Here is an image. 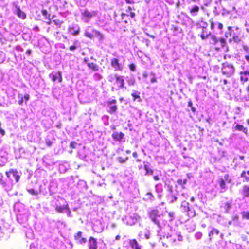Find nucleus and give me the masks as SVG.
<instances>
[{"label":"nucleus","instance_id":"1","mask_svg":"<svg viewBox=\"0 0 249 249\" xmlns=\"http://www.w3.org/2000/svg\"><path fill=\"white\" fill-rule=\"evenodd\" d=\"M210 44L214 46V48L217 50H219L223 48L226 44V39L224 38L218 39L215 35H211V38L209 41Z\"/></svg>","mask_w":249,"mask_h":249},{"label":"nucleus","instance_id":"2","mask_svg":"<svg viewBox=\"0 0 249 249\" xmlns=\"http://www.w3.org/2000/svg\"><path fill=\"white\" fill-rule=\"evenodd\" d=\"M114 79H115V81L114 82V85L115 86L116 89L126 88L124 76L115 74L114 77L113 76H110L108 81L110 82H113Z\"/></svg>","mask_w":249,"mask_h":249},{"label":"nucleus","instance_id":"3","mask_svg":"<svg viewBox=\"0 0 249 249\" xmlns=\"http://www.w3.org/2000/svg\"><path fill=\"white\" fill-rule=\"evenodd\" d=\"M97 12L96 11H89L88 9L83 10L81 13V18L86 22H88L94 17L96 16Z\"/></svg>","mask_w":249,"mask_h":249},{"label":"nucleus","instance_id":"4","mask_svg":"<svg viewBox=\"0 0 249 249\" xmlns=\"http://www.w3.org/2000/svg\"><path fill=\"white\" fill-rule=\"evenodd\" d=\"M116 103L117 101L115 99L108 100L106 102L107 105L109 108V110H107L109 113L113 114L116 112L118 109Z\"/></svg>","mask_w":249,"mask_h":249},{"label":"nucleus","instance_id":"5","mask_svg":"<svg viewBox=\"0 0 249 249\" xmlns=\"http://www.w3.org/2000/svg\"><path fill=\"white\" fill-rule=\"evenodd\" d=\"M110 65L114 69L115 71H122L123 70V66L117 58H113L111 60Z\"/></svg>","mask_w":249,"mask_h":249},{"label":"nucleus","instance_id":"6","mask_svg":"<svg viewBox=\"0 0 249 249\" xmlns=\"http://www.w3.org/2000/svg\"><path fill=\"white\" fill-rule=\"evenodd\" d=\"M158 213L159 212L157 210H152L149 212L148 215L152 221L157 225L159 226L160 224V222L157 219L158 217L160 216V215H159Z\"/></svg>","mask_w":249,"mask_h":249},{"label":"nucleus","instance_id":"7","mask_svg":"<svg viewBox=\"0 0 249 249\" xmlns=\"http://www.w3.org/2000/svg\"><path fill=\"white\" fill-rule=\"evenodd\" d=\"M222 73L227 77L231 76L234 72V68L231 65H227L222 69Z\"/></svg>","mask_w":249,"mask_h":249},{"label":"nucleus","instance_id":"8","mask_svg":"<svg viewBox=\"0 0 249 249\" xmlns=\"http://www.w3.org/2000/svg\"><path fill=\"white\" fill-rule=\"evenodd\" d=\"M220 233V231L217 229L212 228L208 233V237L210 241L215 239Z\"/></svg>","mask_w":249,"mask_h":249},{"label":"nucleus","instance_id":"9","mask_svg":"<svg viewBox=\"0 0 249 249\" xmlns=\"http://www.w3.org/2000/svg\"><path fill=\"white\" fill-rule=\"evenodd\" d=\"M200 28H201L202 30L201 33L200 35V36L201 38V39L204 40L208 38V37L210 36L211 35V32L208 30V29L206 26H203L200 27Z\"/></svg>","mask_w":249,"mask_h":249},{"label":"nucleus","instance_id":"10","mask_svg":"<svg viewBox=\"0 0 249 249\" xmlns=\"http://www.w3.org/2000/svg\"><path fill=\"white\" fill-rule=\"evenodd\" d=\"M18 172L17 170L10 169L9 171H6L5 174L8 178H10V174H12L15 178V181L18 182L20 179V176L18 175Z\"/></svg>","mask_w":249,"mask_h":249},{"label":"nucleus","instance_id":"11","mask_svg":"<svg viewBox=\"0 0 249 249\" xmlns=\"http://www.w3.org/2000/svg\"><path fill=\"white\" fill-rule=\"evenodd\" d=\"M112 139L115 141L121 142L123 138L124 137V133L120 132H118L117 131H114L112 133L111 135Z\"/></svg>","mask_w":249,"mask_h":249},{"label":"nucleus","instance_id":"12","mask_svg":"<svg viewBox=\"0 0 249 249\" xmlns=\"http://www.w3.org/2000/svg\"><path fill=\"white\" fill-rule=\"evenodd\" d=\"M74 238L77 243L79 244H85L87 242L86 238L82 237L81 231H78L76 234L74 235Z\"/></svg>","mask_w":249,"mask_h":249},{"label":"nucleus","instance_id":"13","mask_svg":"<svg viewBox=\"0 0 249 249\" xmlns=\"http://www.w3.org/2000/svg\"><path fill=\"white\" fill-rule=\"evenodd\" d=\"M55 210L59 213H62L64 210H66L67 212L68 216H71V212L68 205L63 206H56L55 207Z\"/></svg>","mask_w":249,"mask_h":249},{"label":"nucleus","instance_id":"14","mask_svg":"<svg viewBox=\"0 0 249 249\" xmlns=\"http://www.w3.org/2000/svg\"><path fill=\"white\" fill-rule=\"evenodd\" d=\"M240 80L242 82H247L249 80V71H244L239 72Z\"/></svg>","mask_w":249,"mask_h":249},{"label":"nucleus","instance_id":"15","mask_svg":"<svg viewBox=\"0 0 249 249\" xmlns=\"http://www.w3.org/2000/svg\"><path fill=\"white\" fill-rule=\"evenodd\" d=\"M88 247L89 249H97V240L93 237H90L89 239Z\"/></svg>","mask_w":249,"mask_h":249},{"label":"nucleus","instance_id":"16","mask_svg":"<svg viewBox=\"0 0 249 249\" xmlns=\"http://www.w3.org/2000/svg\"><path fill=\"white\" fill-rule=\"evenodd\" d=\"M49 77H51V80L53 82L55 81L56 80H58L60 83L62 82V77L61 71H58L54 74L53 73L49 75Z\"/></svg>","mask_w":249,"mask_h":249},{"label":"nucleus","instance_id":"17","mask_svg":"<svg viewBox=\"0 0 249 249\" xmlns=\"http://www.w3.org/2000/svg\"><path fill=\"white\" fill-rule=\"evenodd\" d=\"M234 130L242 131L246 135L249 134L248 129L246 127H244L243 125L237 124L234 127Z\"/></svg>","mask_w":249,"mask_h":249},{"label":"nucleus","instance_id":"18","mask_svg":"<svg viewBox=\"0 0 249 249\" xmlns=\"http://www.w3.org/2000/svg\"><path fill=\"white\" fill-rule=\"evenodd\" d=\"M241 192L244 197H249V185L247 184L243 185Z\"/></svg>","mask_w":249,"mask_h":249},{"label":"nucleus","instance_id":"19","mask_svg":"<svg viewBox=\"0 0 249 249\" xmlns=\"http://www.w3.org/2000/svg\"><path fill=\"white\" fill-rule=\"evenodd\" d=\"M187 204V206L184 207V211L186 212L187 215H188V217L189 218H192L194 217L196 215V212L194 210L190 209Z\"/></svg>","mask_w":249,"mask_h":249},{"label":"nucleus","instance_id":"20","mask_svg":"<svg viewBox=\"0 0 249 249\" xmlns=\"http://www.w3.org/2000/svg\"><path fill=\"white\" fill-rule=\"evenodd\" d=\"M240 177L243 178V182H249V170H244L240 174Z\"/></svg>","mask_w":249,"mask_h":249},{"label":"nucleus","instance_id":"21","mask_svg":"<svg viewBox=\"0 0 249 249\" xmlns=\"http://www.w3.org/2000/svg\"><path fill=\"white\" fill-rule=\"evenodd\" d=\"M16 9L17 15H18V16L19 18L23 19H24L26 17L25 13L24 12H23L19 7H16Z\"/></svg>","mask_w":249,"mask_h":249},{"label":"nucleus","instance_id":"22","mask_svg":"<svg viewBox=\"0 0 249 249\" xmlns=\"http://www.w3.org/2000/svg\"><path fill=\"white\" fill-rule=\"evenodd\" d=\"M20 96H21L20 99L19 100V101H18V104L19 105H22L24 100L25 102H27V101H28L29 100L30 96L28 94H25L23 97L20 94L18 95L19 97H20Z\"/></svg>","mask_w":249,"mask_h":249},{"label":"nucleus","instance_id":"23","mask_svg":"<svg viewBox=\"0 0 249 249\" xmlns=\"http://www.w3.org/2000/svg\"><path fill=\"white\" fill-rule=\"evenodd\" d=\"M87 66L89 69L93 71H97L99 70V66L93 62H89L87 63Z\"/></svg>","mask_w":249,"mask_h":249},{"label":"nucleus","instance_id":"24","mask_svg":"<svg viewBox=\"0 0 249 249\" xmlns=\"http://www.w3.org/2000/svg\"><path fill=\"white\" fill-rule=\"evenodd\" d=\"M242 48L244 51L247 53L245 56V58L249 63V45H244Z\"/></svg>","mask_w":249,"mask_h":249},{"label":"nucleus","instance_id":"25","mask_svg":"<svg viewBox=\"0 0 249 249\" xmlns=\"http://www.w3.org/2000/svg\"><path fill=\"white\" fill-rule=\"evenodd\" d=\"M130 244L132 248L135 249H141V247L139 246L137 240L135 239L130 241Z\"/></svg>","mask_w":249,"mask_h":249},{"label":"nucleus","instance_id":"26","mask_svg":"<svg viewBox=\"0 0 249 249\" xmlns=\"http://www.w3.org/2000/svg\"><path fill=\"white\" fill-rule=\"evenodd\" d=\"M199 10V7L197 5H194L190 9L189 11L191 14H194L195 13L198 12Z\"/></svg>","mask_w":249,"mask_h":249},{"label":"nucleus","instance_id":"27","mask_svg":"<svg viewBox=\"0 0 249 249\" xmlns=\"http://www.w3.org/2000/svg\"><path fill=\"white\" fill-rule=\"evenodd\" d=\"M128 160V157L127 156H126L124 158L120 156L117 158V160L118 162L122 164L125 163L126 161Z\"/></svg>","mask_w":249,"mask_h":249},{"label":"nucleus","instance_id":"28","mask_svg":"<svg viewBox=\"0 0 249 249\" xmlns=\"http://www.w3.org/2000/svg\"><path fill=\"white\" fill-rule=\"evenodd\" d=\"M132 9L130 6H128L127 9L126 10V12L127 13L129 12V14L127 13L129 15L128 16H130L131 18H133L135 17V13L134 12L131 11Z\"/></svg>","mask_w":249,"mask_h":249},{"label":"nucleus","instance_id":"29","mask_svg":"<svg viewBox=\"0 0 249 249\" xmlns=\"http://www.w3.org/2000/svg\"><path fill=\"white\" fill-rule=\"evenodd\" d=\"M222 207L225 211L227 212L231 207V203L228 201L226 202L223 204Z\"/></svg>","mask_w":249,"mask_h":249},{"label":"nucleus","instance_id":"30","mask_svg":"<svg viewBox=\"0 0 249 249\" xmlns=\"http://www.w3.org/2000/svg\"><path fill=\"white\" fill-rule=\"evenodd\" d=\"M41 13L43 16H44L46 19L50 20V14L48 13V11L46 9H42L41 10Z\"/></svg>","mask_w":249,"mask_h":249},{"label":"nucleus","instance_id":"31","mask_svg":"<svg viewBox=\"0 0 249 249\" xmlns=\"http://www.w3.org/2000/svg\"><path fill=\"white\" fill-rule=\"evenodd\" d=\"M187 179H185L184 180H182L181 179H179L177 180V183H178V184L181 185L182 188L183 189L185 188V187L183 186V185L186 184L187 183Z\"/></svg>","mask_w":249,"mask_h":249},{"label":"nucleus","instance_id":"32","mask_svg":"<svg viewBox=\"0 0 249 249\" xmlns=\"http://www.w3.org/2000/svg\"><path fill=\"white\" fill-rule=\"evenodd\" d=\"M131 96L133 97V101H136L137 99H138L139 101H141L140 93H139V92L132 93L131 94Z\"/></svg>","mask_w":249,"mask_h":249},{"label":"nucleus","instance_id":"33","mask_svg":"<svg viewBox=\"0 0 249 249\" xmlns=\"http://www.w3.org/2000/svg\"><path fill=\"white\" fill-rule=\"evenodd\" d=\"M144 169L146 171L145 175H152L153 171L147 165H144Z\"/></svg>","mask_w":249,"mask_h":249},{"label":"nucleus","instance_id":"34","mask_svg":"<svg viewBox=\"0 0 249 249\" xmlns=\"http://www.w3.org/2000/svg\"><path fill=\"white\" fill-rule=\"evenodd\" d=\"M219 184L220 187L222 189H225L226 183H225L224 179L223 178H220V180L219 181Z\"/></svg>","mask_w":249,"mask_h":249},{"label":"nucleus","instance_id":"35","mask_svg":"<svg viewBox=\"0 0 249 249\" xmlns=\"http://www.w3.org/2000/svg\"><path fill=\"white\" fill-rule=\"evenodd\" d=\"M188 106L189 107H191V111L195 113V112H196V108L194 107H193V102H192L191 100H190L188 102Z\"/></svg>","mask_w":249,"mask_h":249},{"label":"nucleus","instance_id":"36","mask_svg":"<svg viewBox=\"0 0 249 249\" xmlns=\"http://www.w3.org/2000/svg\"><path fill=\"white\" fill-rule=\"evenodd\" d=\"M70 31H71V30H73V32L71 33V35H72L73 36H77L79 34V31H80V29L78 28L77 30H74V27H71V28H70Z\"/></svg>","mask_w":249,"mask_h":249},{"label":"nucleus","instance_id":"37","mask_svg":"<svg viewBox=\"0 0 249 249\" xmlns=\"http://www.w3.org/2000/svg\"><path fill=\"white\" fill-rule=\"evenodd\" d=\"M242 217L247 220H249V211L242 213Z\"/></svg>","mask_w":249,"mask_h":249},{"label":"nucleus","instance_id":"38","mask_svg":"<svg viewBox=\"0 0 249 249\" xmlns=\"http://www.w3.org/2000/svg\"><path fill=\"white\" fill-rule=\"evenodd\" d=\"M232 40L236 43H239L241 41V38L237 35L233 36L232 37Z\"/></svg>","mask_w":249,"mask_h":249},{"label":"nucleus","instance_id":"39","mask_svg":"<svg viewBox=\"0 0 249 249\" xmlns=\"http://www.w3.org/2000/svg\"><path fill=\"white\" fill-rule=\"evenodd\" d=\"M132 156L134 158H136V161L137 162H140L141 161V160L140 159L138 158V155L137 152L135 151L132 153Z\"/></svg>","mask_w":249,"mask_h":249},{"label":"nucleus","instance_id":"40","mask_svg":"<svg viewBox=\"0 0 249 249\" xmlns=\"http://www.w3.org/2000/svg\"><path fill=\"white\" fill-rule=\"evenodd\" d=\"M128 67L131 71H136V66L134 63H131L128 65Z\"/></svg>","mask_w":249,"mask_h":249},{"label":"nucleus","instance_id":"41","mask_svg":"<svg viewBox=\"0 0 249 249\" xmlns=\"http://www.w3.org/2000/svg\"><path fill=\"white\" fill-rule=\"evenodd\" d=\"M147 199L150 200H153L154 196L151 192H148L146 193Z\"/></svg>","mask_w":249,"mask_h":249},{"label":"nucleus","instance_id":"42","mask_svg":"<svg viewBox=\"0 0 249 249\" xmlns=\"http://www.w3.org/2000/svg\"><path fill=\"white\" fill-rule=\"evenodd\" d=\"M28 192L33 195H38V192L36 191H35L34 189H30L28 190Z\"/></svg>","mask_w":249,"mask_h":249},{"label":"nucleus","instance_id":"43","mask_svg":"<svg viewBox=\"0 0 249 249\" xmlns=\"http://www.w3.org/2000/svg\"><path fill=\"white\" fill-rule=\"evenodd\" d=\"M77 142L75 141H72L71 142L70 144V146L71 148L73 149H75L77 146Z\"/></svg>","mask_w":249,"mask_h":249},{"label":"nucleus","instance_id":"44","mask_svg":"<svg viewBox=\"0 0 249 249\" xmlns=\"http://www.w3.org/2000/svg\"><path fill=\"white\" fill-rule=\"evenodd\" d=\"M53 22L56 25L58 26V27H60L61 24L63 23V21H60L59 20H54Z\"/></svg>","mask_w":249,"mask_h":249},{"label":"nucleus","instance_id":"45","mask_svg":"<svg viewBox=\"0 0 249 249\" xmlns=\"http://www.w3.org/2000/svg\"><path fill=\"white\" fill-rule=\"evenodd\" d=\"M85 36L90 39H92L94 37L93 35L89 32L85 33Z\"/></svg>","mask_w":249,"mask_h":249},{"label":"nucleus","instance_id":"46","mask_svg":"<svg viewBox=\"0 0 249 249\" xmlns=\"http://www.w3.org/2000/svg\"><path fill=\"white\" fill-rule=\"evenodd\" d=\"M224 180L228 181L229 182L231 181V179L230 178L229 175L228 174H225L224 176Z\"/></svg>","mask_w":249,"mask_h":249},{"label":"nucleus","instance_id":"47","mask_svg":"<svg viewBox=\"0 0 249 249\" xmlns=\"http://www.w3.org/2000/svg\"><path fill=\"white\" fill-rule=\"evenodd\" d=\"M0 184L2 185L3 186H5L6 185V182L3 179V177L0 178Z\"/></svg>","mask_w":249,"mask_h":249},{"label":"nucleus","instance_id":"48","mask_svg":"<svg viewBox=\"0 0 249 249\" xmlns=\"http://www.w3.org/2000/svg\"><path fill=\"white\" fill-rule=\"evenodd\" d=\"M1 124L0 122V133L2 136H3L5 134V132L4 130H3V129L1 128Z\"/></svg>","mask_w":249,"mask_h":249},{"label":"nucleus","instance_id":"49","mask_svg":"<svg viewBox=\"0 0 249 249\" xmlns=\"http://www.w3.org/2000/svg\"><path fill=\"white\" fill-rule=\"evenodd\" d=\"M195 236L197 239H200L202 236V233L198 232L196 233Z\"/></svg>","mask_w":249,"mask_h":249},{"label":"nucleus","instance_id":"50","mask_svg":"<svg viewBox=\"0 0 249 249\" xmlns=\"http://www.w3.org/2000/svg\"><path fill=\"white\" fill-rule=\"evenodd\" d=\"M52 142L49 140H45V143L48 146H51L52 144Z\"/></svg>","mask_w":249,"mask_h":249},{"label":"nucleus","instance_id":"51","mask_svg":"<svg viewBox=\"0 0 249 249\" xmlns=\"http://www.w3.org/2000/svg\"><path fill=\"white\" fill-rule=\"evenodd\" d=\"M76 48H77V46L75 45H73L70 46L69 47V50L70 51H73V50H75Z\"/></svg>","mask_w":249,"mask_h":249},{"label":"nucleus","instance_id":"52","mask_svg":"<svg viewBox=\"0 0 249 249\" xmlns=\"http://www.w3.org/2000/svg\"><path fill=\"white\" fill-rule=\"evenodd\" d=\"M134 83H135V80L133 79H131L129 82H128V84L130 86H133L134 85Z\"/></svg>","mask_w":249,"mask_h":249},{"label":"nucleus","instance_id":"53","mask_svg":"<svg viewBox=\"0 0 249 249\" xmlns=\"http://www.w3.org/2000/svg\"><path fill=\"white\" fill-rule=\"evenodd\" d=\"M95 32H96V34L98 35L100 37L101 39H102L103 38L104 36L102 33H101L99 31H96Z\"/></svg>","mask_w":249,"mask_h":249},{"label":"nucleus","instance_id":"54","mask_svg":"<svg viewBox=\"0 0 249 249\" xmlns=\"http://www.w3.org/2000/svg\"><path fill=\"white\" fill-rule=\"evenodd\" d=\"M238 216L237 215H234L232 217V219L233 221H237L238 219Z\"/></svg>","mask_w":249,"mask_h":249},{"label":"nucleus","instance_id":"55","mask_svg":"<svg viewBox=\"0 0 249 249\" xmlns=\"http://www.w3.org/2000/svg\"><path fill=\"white\" fill-rule=\"evenodd\" d=\"M121 16L122 18L123 19L125 16H128L129 15L128 14H126L124 13H122L121 14Z\"/></svg>","mask_w":249,"mask_h":249},{"label":"nucleus","instance_id":"56","mask_svg":"<svg viewBox=\"0 0 249 249\" xmlns=\"http://www.w3.org/2000/svg\"><path fill=\"white\" fill-rule=\"evenodd\" d=\"M125 0L127 4H132V3H134V2L133 0Z\"/></svg>","mask_w":249,"mask_h":249},{"label":"nucleus","instance_id":"57","mask_svg":"<svg viewBox=\"0 0 249 249\" xmlns=\"http://www.w3.org/2000/svg\"><path fill=\"white\" fill-rule=\"evenodd\" d=\"M218 27L220 30L222 29L223 27L222 23H219L218 24Z\"/></svg>","mask_w":249,"mask_h":249},{"label":"nucleus","instance_id":"58","mask_svg":"<svg viewBox=\"0 0 249 249\" xmlns=\"http://www.w3.org/2000/svg\"><path fill=\"white\" fill-rule=\"evenodd\" d=\"M157 81V79L155 77H152L151 79V83H155Z\"/></svg>","mask_w":249,"mask_h":249},{"label":"nucleus","instance_id":"59","mask_svg":"<svg viewBox=\"0 0 249 249\" xmlns=\"http://www.w3.org/2000/svg\"><path fill=\"white\" fill-rule=\"evenodd\" d=\"M210 27L212 30L213 29L214 27V24L213 22H211Z\"/></svg>","mask_w":249,"mask_h":249},{"label":"nucleus","instance_id":"60","mask_svg":"<svg viewBox=\"0 0 249 249\" xmlns=\"http://www.w3.org/2000/svg\"><path fill=\"white\" fill-rule=\"evenodd\" d=\"M26 54L30 55L31 53V50L28 49L26 52Z\"/></svg>","mask_w":249,"mask_h":249},{"label":"nucleus","instance_id":"61","mask_svg":"<svg viewBox=\"0 0 249 249\" xmlns=\"http://www.w3.org/2000/svg\"><path fill=\"white\" fill-rule=\"evenodd\" d=\"M178 241H182V239H183V237L182 236L180 235V234H178Z\"/></svg>","mask_w":249,"mask_h":249},{"label":"nucleus","instance_id":"62","mask_svg":"<svg viewBox=\"0 0 249 249\" xmlns=\"http://www.w3.org/2000/svg\"><path fill=\"white\" fill-rule=\"evenodd\" d=\"M153 178L156 181H158L159 180V177L158 176H155L153 177Z\"/></svg>","mask_w":249,"mask_h":249},{"label":"nucleus","instance_id":"63","mask_svg":"<svg viewBox=\"0 0 249 249\" xmlns=\"http://www.w3.org/2000/svg\"><path fill=\"white\" fill-rule=\"evenodd\" d=\"M246 90L248 93H249V84L246 87Z\"/></svg>","mask_w":249,"mask_h":249},{"label":"nucleus","instance_id":"64","mask_svg":"<svg viewBox=\"0 0 249 249\" xmlns=\"http://www.w3.org/2000/svg\"><path fill=\"white\" fill-rule=\"evenodd\" d=\"M120 238L121 237H120V235H117L115 237V239L117 240H119L120 239Z\"/></svg>","mask_w":249,"mask_h":249}]
</instances>
